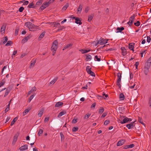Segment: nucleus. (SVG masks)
Returning a JSON list of instances; mask_svg holds the SVG:
<instances>
[{"label":"nucleus","instance_id":"1","mask_svg":"<svg viewBox=\"0 0 151 151\" xmlns=\"http://www.w3.org/2000/svg\"><path fill=\"white\" fill-rule=\"evenodd\" d=\"M108 40V39H104L102 38H100L97 42L95 44L96 46L98 44H99L101 45H103L106 43Z\"/></svg>","mask_w":151,"mask_h":151},{"label":"nucleus","instance_id":"2","mask_svg":"<svg viewBox=\"0 0 151 151\" xmlns=\"http://www.w3.org/2000/svg\"><path fill=\"white\" fill-rule=\"evenodd\" d=\"M25 26L28 28L30 31H32L35 27V26L29 22L25 23Z\"/></svg>","mask_w":151,"mask_h":151},{"label":"nucleus","instance_id":"3","mask_svg":"<svg viewBox=\"0 0 151 151\" xmlns=\"http://www.w3.org/2000/svg\"><path fill=\"white\" fill-rule=\"evenodd\" d=\"M58 45V43L57 40H55L52 43L51 47V50L52 51L54 50L56 51L57 48V46Z\"/></svg>","mask_w":151,"mask_h":151},{"label":"nucleus","instance_id":"4","mask_svg":"<svg viewBox=\"0 0 151 151\" xmlns=\"http://www.w3.org/2000/svg\"><path fill=\"white\" fill-rule=\"evenodd\" d=\"M131 119L127 117H125L123 120L122 121L121 119L119 120V122L121 124H124L128 122L132 121Z\"/></svg>","mask_w":151,"mask_h":151},{"label":"nucleus","instance_id":"5","mask_svg":"<svg viewBox=\"0 0 151 151\" xmlns=\"http://www.w3.org/2000/svg\"><path fill=\"white\" fill-rule=\"evenodd\" d=\"M50 4V2L44 3L42 4L41 6L40 7V9L43 10L45 9Z\"/></svg>","mask_w":151,"mask_h":151},{"label":"nucleus","instance_id":"6","mask_svg":"<svg viewBox=\"0 0 151 151\" xmlns=\"http://www.w3.org/2000/svg\"><path fill=\"white\" fill-rule=\"evenodd\" d=\"M135 18L134 15H133L131 16L129 18V21L127 22V24L131 26L134 21Z\"/></svg>","mask_w":151,"mask_h":151},{"label":"nucleus","instance_id":"7","mask_svg":"<svg viewBox=\"0 0 151 151\" xmlns=\"http://www.w3.org/2000/svg\"><path fill=\"white\" fill-rule=\"evenodd\" d=\"M6 27V25L5 24H4L2 26L1 29V34H3L4 33Z\"/></svg>","mask_w":151,"mask_h":151},{"label":"nucleus","instance_id":"8","mask_svg":"<svg viewBox=\"0 0 151 151\" xmlns=\"http://www.w3.org/2000/svg\"><path fill=\"white\" fill-rule=\"evenodd\" d=\"M121 50L122 51V55L124 56L125 55L127 54V52L125 48L124 47H122Z\"/></svg>","mask_w":151,"mask_h":151},{"label":"nucleus","instance_id":"9","mask_svg":"<svg viewBox=\"0 0 151 151\" xmlns=\"http://www.w3.org/2000/svg\"><path fill=\"white\" fill-rule=\"evenodd\" d=\"M28 148V146L27 145H24L22 146L19 148V150L20 151H23L26 150Z\"/></svg>","mask_w":151,"mask_h":151},{"label":"nucleus","instance_id":"10","mask_svg":"<svg viewBox=\"0 0 151 151\" xmlns=\"http://www.w3.org/2000/svg\"><path fill=\"white\" fill-rule=\"evenodd\" d=\"M75 23L76 24H79V25H81L82 24L81 20L80 18H79L78 17H76L75 19Z\"/></svg>","mask_w":151,"mask_h":151},{"label":"nucleus","instance_id":"11","mask_svg":"<svg viewBox=\"0 0 151 151\" xmlns=\"http://www.w3.org/2000/svg\"><path fill=\"white\" fill-rule=\"evenodd\" d=\"M124 28L122 27H117L116 29V33L121 32L122 31L124 30Z\"/></svg>","mask_w":151,"mask_h":151},{"label":"nucleus","instance_id":"12","mask_svg":"<svg viewBox=\"0 0 151 151\" xmlns=\"http://www.w3.org/2000/svg\"><path fill=\"white\" fill-rule=\"evenodd\" d=\"M125 141L124 140H121L118 142L117 145L118 146H121L124 143Z\"/></svg>","mask_w":151,"mask_h":151},{"label":"nucleus","instance_id":"13","mask_svg":"<svg viewBox=\"0 0 151 151\" xmlns=\"http://www.w3.org/2000/svg\"><path fill=\"white\" fill-rule=\"evenodd\" d=\"M73 44L71 43H70L68 44V45L65 46L63 49V50H64L65 49H70L71 48V47L72 46Z\"/></svg>","mask_w":151,"mask_h":151},{"label":"nucleus","instance_id":"14","mask_svg":"<svg viewBox=\"0 0 151 151\" xmlns=\"http://www.w3.org/2000/svg\"><path fill=\"white\" fill-rule=\"evenodd\" d=\"M19 135V133L17 132L14 135V137L13 142H15L17 141L18 137Z\"/></svg>","mask_w":151,"mask_h":151},{"label":"nucleus","instance_id":"15","mask_svg":"<svg viewBox=\"0 0 151 151\" xmlns=\"http://www.w3.org/2000/svg\"><path fill=\"white\" fill-rule=\"evenodd\" d=\"M134 44L130 43L129 45V48L131 50H133L134 48Z\"/></svg>","mask_w":151,"mask_h":151},{"label":"nucleus","instance_id":"16","mask_svg":"<svg viewBox=\"0 0 151 151\" xmlns=\"http://www.w3.org/2000/svg\"><path fill=\"white\" fill-rule=\"evenodd\" d=\"M63 103L61 102H58L56 103L55 105V107H59L62 105Z\"/></svg>","mask_w":151,"mask_h":151},{"label":"nucleus","instance_id":"17","mask_svg":"<svg viewBox=\"0 0 151 151\" xmlns=\"http://www.w3.org/2000/svg\"><path fill=\"white\" fill-rule=\"evenodd\" d=\"M134 127V125L132 123L126 125V127L129 129L133 128Z\"/></svg>","mask_w":151,"mask_h":151},{"label":"nucleus","instance_id":"18","mask_svg":"<svg viewBox=\"0 0 151 151\" xmlns=\"http://www.w3.org/2000/svg\"><path fill=\"white\" fill-rule=\"evenodd\" d=\"M82 9V5L81 4H80L78 8L77 9V12H79V13H81V12Z\"/></svg>","mask_w":151,"mask_h":151},{"label":"nucleus","instance_id":"19","mask_svg":"<svg viewBox=\"0 0 151 151\" xmlns=\"http://www.w3.org/2000/svg\"><path fill=\"white\" fill-rule=\"evenodd\" d=\"M143 71L144 74L145 75H147L149 72V69L147 68H145L144 69Z\"/></svg>","mask_w":151,"mask_h":151},{"label":"nucleus","instance_id":"20","mask_svg":"<svg viewBox=\"0 0 151 151\" xmlns=\"http://www.w3.org/2000/svg\"><path fill=\"white\" fill-rule=\"evenodd\" d=\"M119 98L121 100H124L125 98V96L122 93L120 94L119 96Z\"/></svg>","mask_w":151,"mask_h":151},{"label":"nucleus","instance_id":"21","mask_svg":"<svg viewBox=\"0 0 151 151\" xmlns=\"http://www.w3.org/2000/svg\"><path fill=\"white\" fill-rule=\"evenodd\" d=\"M86 70L88 74H89L92 72L91 70V68L89 66H87L86 67Z\"/></svg>","mask_w":151,"mask_h":151},{"label":"nucleus","instance_id":"22","mask_svg":"<svg viewBox=\"0 0 151 151\" xmlns=\"http://www.w3.org/2000/svg\"><path fill=\"white\" fill-rule=\"evenodd\" d=\"M30 109H25L23 112V116H24L26 114H27L29 111Z\"/></svg>","mask_w":151,"mask_h":151},{"label":"nucleus","instance_id":"23","mask_svg":"<svg viewBox=\"0 0 151 151\" xmlns=\"http://www.w3.org/2000/svg\"><path fill=\"white\" fill-rule=\"evenodd\" d=\"M36 90V88L35 87H33L32 89L30 90V91H29L28 93V94L29 95L30 94H31L32 93L33 91H35Z\"/></svg>","mask_w":151,"mask_h":151},{"label":"nucleus","instance_id":"24","mask_svg":"<svg viewBox=\"0 0 151 151\" xmlns=\"http://www.w3.org/2000/svg\"><path fill=\"white\" fill-rule=\"evenodd\" d=\"M79 51L81 52L82 53L84 54L85 53H86L90 51V50H80Z\"/></svg>","mask_w":151,"mask_h":151},{"label":"nucleus","instance_id":"25","mask_svg":"<svg viewBox=\"0 0 151 151\" xmlns=\"http://www.w3.org/2000/svg\"><path fill=\"white\" fill-rule=\"evenodd\" d=\"M92 59L91 56L89 55H88L86 57V59L87 61H90Z\"/></svg>","mask_w":151,"mask_h":151},{"label":"nucleus","instance_id":"26","mask_svg":"<svg viewBox=\"0 0 151 151\" xmlns=\"http://www.w3.org/2000/svg\"><path fill=\"white\" fill-rule=\"evenodd\" d=\"M104 108L102 107H101L100 108L99 110V112L100 114H101L104 111Z\"/></svg>","mask_w":151,"mask_h":151},{"label":"nucleus","instance_id":"27","mask_svg":"<svg viewBox=\"0 0 151 151\" xmlns=\"http://www.w3.org/2000/svg\"><path fill=\"white\" fill-rule=\"evenodd\" d=\"M21 3H23V5H26L29 3V1H28L23 0L20 1Z\"/></svg>","mask_w":151,"mask_h":151},{"label":"nucleus","instance_id":"28","mask_svg":"<svg viewBox=\"0 0 151 151\" xmlns=\"http://www.w3.org/2000/svg\"><path fill=\"white\" fill-rule=\"evenodd\" d=\"M93 16V15L92 14L89 16L88 17V21L89 22H91Z\"/></svg>","mask_w":151,"mask_h":151},{"label":"nucleus","instance_id":"29","mask_svg":"<svg viewBox=\"0 0 151 151\" xmlns=\"http://www.w3.org/2000/svg\"><path fill=\"white\" fill-rule=\"evenodd\" d=\"M60 136L61 137V142H63L64 139V136L62 133H60Z\"/></svg>","mask_w":151,"mask_h":151},{"label":"nucleus","instance_id":"30","mask_svg":"<svg viewBox=\"0 0 151 151\" xmlns=\"http://www.w3.org/2000/svg\"><path fill=\"white\" fill-rule=\"evenodd\" d=\"M43 130L42 129H40L38 133L39 136H40L43 132Z\"/></svg>","mask_w":151,"mask_h":151},{"label":"nucleus","instance_id":"31","mask_svg":"<svg viewBox=\"0 0 151 151\" xmlns=\"http://www.w3.org/2000/svg\"><path fill=\"white\" fill-rule=\"evenodd\" d=\"M94 60L95 61H100V58L98 57L97 55H95L94 57Z\"/></svg>","mask_w":151,"mask_h":151},{"label":"nucleus","instance_id":"32","mask_svg":"<svg viewBox=\"0 0 151 151\" xmlns=\"http://www.w3.org/2000/svg\"><path fill=\"white\" fill-rule=\"evenodd\" d=\"M34 4L33 2L30 3L28 6V7L29 8H33Z\"/></svg>","mask_w":151,"mask_h":151},{"label":"nucleus","instance_id":"33","mask_svg":"<svg viewBox=\"0 0 151 151\" xmlns=\"http://www.w3.org/2000/svg\"><path fill=\"white\" fill-rule=\"evenodd\" d=\"M57 80V78H55L50 82V83L51 84H53L56 82Z\"/></svg>","mask_w":151,"mask_h":151},{"label":"nucleus","instance_id":"34","mask_svg":"<svg viewBox=\"0 0 151 151\" xmlns=\"http://www.w3.org/2000/svg\"><path fill=\"white\" fill-rule=\"evenodd\" d=\"M17 117H15L14 119L12 120V122L11 125L12 126L13 125V124L15 122L17 121Z\"/></svg>","mask_w":151,"mask_h":151},{"label":"nucleus","instance_id":"35","mask_svg":"<svg viewBox=\"0 0 151 151\" xmlns=\"http://www.w3.org/2000/svg\"><path fill=\"white\" fill-rule=\"evenodd\" d=\"M147 63L149 64L148 65L150 66V63H151V56L148 59Z\"/></svg>","mask_w":151,"mask_h":151},{"label":"nucleus","instance_id":"36","mask_svg":"<svg viewBox=\"0 0 151 151\" xmlns=\"http://www.w3.org/2000/svg\"><path fill=\"white\" fill-rule=\"evenodd\" d=\"M91 115V114L88 113L85 115L84 117V119H87Z\"/></svg>","mask_w":151,"mask_h":151},{"label":"nucleus","instance_id":"37","mask_svg":"<svg viewBox=\"0 0 151 151\" xmlns=\"http://www.w3.org/2000/svg\"><path fill=\"white\" fill-rule=\"evenodd\" d=\"M5 83V80L3 79L1 81V82L0 83V87H1Z\"/></svg>","mask_w":151,"mask_h":151},{"label":"nucleus","instance_id":"38","mask_svg":"<svg viewBox=\"0 0 151 151\" xmlns=\"http://www.w3.org/2000/svg\"><path fill=\"white\" fill-rule=\"evenodd\" d=\"M65 113V112L64 111H61V112L58 114V117H61Z\"/></svg>","mask_w":151,"mask_h":151},{"label":"nucleus","instance_id":"39","mask_svg":"<svg viewBox=\"0 0 151 151\" xmlns=\"http://www.w3.org/2000/svg\"><path fill=\"white\" fill-rule=\"evenodd\" d=\"M29 37H27L25 38H24L22 40V41L23 42H27L28 40L29 39Z\"/></svg>","mask_w":151,"mask_h":151},{"label":"nucleus","instance_id":"40","mask_svg":"<svg viewBox=\"0 0 151 151\" xmlns=\"http://www.w3.org/2000/svg\"><path fill=\"white\" fill-rule=\"evenodd\" d=\"M43 111L42 110L40 111L38 113V115L39 116L41 117L43 114Z\"/></svg>","mask_w":151,"mask_h":151},{"label":"nucleus","instance_id":"41","mask_svg":"<svg viewBox=\"0 0 151 151\" xmlns=\"http://www.w3.org/2000/svg\"><path fill=\"white\" fill-rule=\"evenodd\" d=\"M68 6V4L67 3L63 8V10H65Z\"/></svg>","mask_w":151,"mask_h":151},{"label":"nucleus","instance_id":"42","mask_svg":"<svg viewBox=\"0 0 151 151\" xmlns=\"http://www.w3.org/2000/svg\"><path fill=\"white\" fill-rule=\"evenodd\" d=\"M35 62L36 61L35 60L34 61L32 62H31L30 65V67L31 68H32L35 65Z\"/></svg>","mask_w":151,"mask_h":151},{"label":"nucleus","instance_id":"43","mask_svg":"<svg viewBox=\"0 0 151 151\" xmlns=\"http://www.w3.org/2000/svg\"><path fill=\"white\" fill-rule=\"evenodd\" d=\"M44 35H45V33L44 32H42L41 33V34L40 35L39 38L40 39H41V38H42V37H43Z\"/></svg>","mask_w":151,"mask_h":151},{"label":"nucleus","instance_id":"44","mask_svg":"<svg viewBox=\"0 0 151 151\" xmlns=\"http://www.w3.org/2000/svg\"><path fill=\"white\" fill-rule=\"evenodd\" d=\"M12 44V42L10 41H8L7 43L5 45L6 46H8L11 45V44Z\"/></svg>","mask_w":151,"mask_h":151},{"label":"nucleus","instance_id":"45","mask_svg":"<svg viewBox=\"0 0 151 151\" xmlns=\"http://www.w3.org/2000/svg\"><path fill=\"white\" fill-rule=\"evenodd\" d=\"M4 41L3 42V44H5L8 40V38L6 37H5L4 40Z\"/></svg>","mask_w":151,"mask_h":151},{"label":"nucleus","instance_id":"46","mask_svg":"<svg viewBox=\"0 0 151 151\" xmlns=\"http://www.w3.org/2000/svg\"><path fill=\"white\" fill-rule=\"evenodd\" d=\"M35 94H33L29 98V102H30L31 100L33 99L34 97L35 96Z\"/></svg>","mask_w":151,"mask_h":151},{"label":"nucleus","instance_id":"47","mask_svg":"<svg viewBox=\"0 0 151 151\" xmlns=\"http://www.w3.org/2000/svg\"><path fill=\"white\" fill-rule=\"evenodd\" d=\"M134 24L136 26L138 27L139 26L140 24V23L139 21H137L136 22H135L134 23Z\"/></svg>","mask_w":151,"mask_h":151},{"label":"nucleus","instance_id":"48","mask_svg":"<svg viewBox=\"0 0 151 151\" xmlns=\"http://www.w3.org/2000/svg\"><path fill=\"white\" fill-rule=\"evenodd\" d=\"M78 128L77 127H74L73 128L72 130L73 132H75L78 130Z\"/></svg>","mask_w":151,"mask_h":151},{"label":"nucleus","instance_id":"49","mask_svg":"<svg viewBox=\"0 0 151 151\" xmlns=\"http://www.w3.org/2000/svg\"><path fill=\"white\" fill-rule=\"evenodd\" d=\"M9 92V91L7 89H6V91L4 95V97L6 96L8 94Z\"/></svg>","mask_w":151,"mask_h":151},{"label":"nucleus","instance_id":"50","mask_svg":"<svg viewBox=\"0 0 151 151\" xmlns=\"http://www.w3.org/2000/svg\"><path fill=\"white\" fill-rule=\"evenodd\" d=\"M110 121L109 120H106L104 122V124L105 125H107L109 123Z\"/></svg>","mask_w":151,"mask_h":151},{"label":"nucleus","instance_id":"51","mask_svg":"<svg viewBox=\"0 0 151 151\" xmlns=\"http://www.w3.org/2000/svg\"><path fill=\"white\" fill-rule=\"evenodd\" d=\"M102 96L103 97H104V99H106V98H107L108 96V94H106L105 93H103L102 94Z\"/></svg>","mask_w":151,"mask_h":151},{"label":"nucleus","instance_id":"52","mask_svg":"<svg viewBox=\"0 0 151 151\" xmlns=\"http://www.w3.org/2000/svg\"><path fill=\"white\" fill-rule=\"evenodd\" d=\"M24 9V8L22 6V7H21L19 9V12H22L23 11Z\"/></svg>","mask_w":151,"mask_h":151},{"label":"nucleus","instance_id":"53","mask_svg":"<svg viewBox=\"0 0 151 151\" xmlns=\"http://www.w3.org/2000/svg\"><path fill=\"white\" fill-rule=\"evenodd\" d=\"M107 113L106 112H104L103 114L101 116V118H104L105 116H106L107 115Z\"/></svg>","mask_w":151,"mask_h":151},{"label":"nucleus","instance_id":"54","mask_svg":"<svg viewBox=\"0 0 151 151\" xmlns=\"http://www.w3.org/2000/svg\"><path fill=\"white\" fill-rule=\"evenodd\" d=\"M138 121L141 124H143L144 123L142 121V119L141 118L139 117L138 118Z\"/></svg>","mask_w":151,"mask_h":151},{"label":"nucleus","instance_id":"55","mask_svg":"<svg viewBox=\"0 0 151 151\" xmlns=\"http://www.w3.org/2000/svg\"><path fill=\"white\" fill-rule=\"evenodd\" d=\"M147 42L149 43L151 41V38L149 36H147Z\"/></svg>","mask_w":151,"mask_h":151},{"label":"nucleus","instance_id":"56","mask_svg":"<svg viewBox=\"0 0 151 151\" xmlns=\"http://www.w3.org/2000/svg\"><path fill=\"white\" fill-rule=\"evenodd\" d=\"M117 76L118 78H120V79H121V74L119 72L118 73Z\"/></svg>","mask_w":151,"mask_h":151},{"label":"nucleus","instance_id":"57","mask_svg":"<svg viewBox=\"0 0 151 151\" xmlns=\"http://www.w3.org/2000/svg\"><path fill=\"white\" fill-rule=\"evenodd\" d=\"M17 53V50H15L13 52V54L12 55V57L13 58V56H14L15 55H16Z\"/></svg>","mask_w":151,"mask_h":151},{"label":"nucleus","instance_id":"58","mask_svg":"<svg viewBox=\"0 0 151 151\" xmlns=\"http://www.w3.org/2000/svg\"><path fill=\"white\" fill-rule=\"evenodd\" d=\"M10 119H11V118L10 117H7L6 119V122L5 123H6V122H8L9 121V120Z\"/></svg>","mask_w":151,"mask_h":151},{"label":"nucleus","instance_id":"59","mask_svg":"<svg viewBox=\"0 0 151 151\" xmlns=\"http://www.w3.org/2000/svg\"><path fill=\"white\" fill-rule=\"evenodd\" d=\"M146 50L142 52L141 53V57H142L143 56V55H145L146 53Z\"/></svg>","mask_w":151,"mask_h":151},{"label":"nucleus","instance_id":"60","mask_svg":"<svg viewBox=\"0 0 151 151\" xmlns=\"http://www.w3.org/2000/svg\"><path fill=\"white\" fill-rule=\"evenodd\" d=\"M89 74L91 76H95V73L93 72L92 71Z\"/></svg>","mask_w":151,"mask_h":151},{"label":"nucleus","instance_id":"61","mask_svg":"<svg viewBox=\"0 0 151 151\" xmlns=\"http://www.w3.org/2000/svg\"><path fill=\"white\" fill-rule=\"evenodd\" d=\"M89 9V8L88 7H87L85 9V12L86 13H87Z\"/></svg>","mask_w":151,"mask_h":151},{"label":"nucleus","instance_id":"62","mask_svg":"<svg viewBox=\"0 0 151 151\" xmlns=\"http://www.w3.org/2000/svg\"><path fill=\"white\" fill-rule=\"evenodd\" d=\"M129 148H132L134 147V145L133 144H131L129 145Z\"/></svg>","mask_w":151,"mask_h":151},{"label":"nucleus","instance_id":"63","mask_svg":"<svg viewBox=\"0 0 151 151\" xmlns=\"http://www.w3.org/2000/svg\"><path fill=\"white\" fill-rule=\"evenodd\" d=\"M9 110V109L8 108L6 107L4 111L5 113H6L7 112H8Z\"/></svg>","mask_w":151,"mask_h":151},{"label":"nucleus","instance_id":"64","mask_svg":"<svg viewBox=\"0 0 151 151\" xmlns=\"http://www.w3.org/2000/svg\"><path fill=\"white\" fill-rule=\"evenodd\" d=\"M96 106V104L95 103H93L91 106V108H94Z\"/></svg>","mask_w":151,"mask_h":151}]
</instances>
